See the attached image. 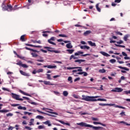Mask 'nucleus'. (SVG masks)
Listing matches in <instances>:
<instances>
[{
	"mask_svg": "<svg viewBox=\"0 0 130 130\" xmlns=\"http://www.w3.org/2000/svg\"><path fill=\"white\" fill-rule=\"evenodd\" d=\"M69 82H71V83H73V78H72V77H68V79Z\"/></svg>",
	"mask_w": 130,
	"mask_h": 130,
	"instance_id": "50",
	"label": "nucleus"
},
{
	"mask_svg": "<svg viewBox=\"0 0 130 130\" xmlns=\"http://www.w3.org/2000/svg\"><path fill=\"white\" fill-rule=\"evenodd\" d=\"M48 42L50 43V44H52L53 45H56V44L55 43L52 42L50 41V40H48Z\"/></svg>",
	"mask_w": 130,
	"mask_h": 130,
	"instance_id": "41",
	"label": "nucleus"
},
{
	"mask_svg": "<svg viewBox=\"0 0 130 130\" xmlns=\"http://www.w3.org/2000/svg\"><path fill=\"white\" fill-rule=\"evenodd\" d=\"M92 120H93V121H99V119H98V118L92 117Z\"/></svg>",
	"mask_w": 130,
	"mask_h": 130,
	"instance_id": "49",
	"label": "nucleus"
},
{
	"mask_svg": "<svg viewBox=\"0 0 130 130\" xmlns=\"http://www.w3.org/2000/svg\"><path fill=\"white\" fill-rule=\"evenodd\" d=\"M43 123H44V124L48 125V126H51V124H50V121L49 120L43 122Z\"/></svg>",
	"mask_w": 130,
	"mask_h": 130,
	"instance_id": "22",
	"label": "nucleus"
},
{
	"mask_svg": "<svg viewBox=\"0 0 130 130\" xmlns=\"http://www.w3.org/2000/svg\"><path fill=\"white\" fill-rule=\"evenodd\" d=\"M12 97L13 98V99H15V100H17V94H14V93H12Z\"/></svg>",
	"mask_w": 130,
	"mask_h": 130,
	"instance_id": "33",
	"label": "nucleus"
},
{
	"mask_svg": "<svg viewBox=\"0 0 130 130\" xmlns=\"http://www.w3.org/2000/svg\"><path fill=\"white\" fill-rule=\"evenodd\" d=\"M124 93V94H126V95H128V94H130V90L125 91Z\"/></svg>",
	"mask_w": 130,
	"mask_h": 130,
	"instance_id": "58",
	"label": "nucleus"
},
{
	"mask_svg": "<svg viewBox=\"0 0 130 130\" xmlns=\"http://www.w3.org/2000/svg\"><path fill=\"white\" fill-rule=\"evenodd\" d=\"M59 37H65V38H67V37H68V36H67L66 35L60 34V35H59Z\"/></svg>",
	"mask_w": 130,
	"mask_h": 130,
	"instance_id": "53",
	"label": "nucleus"
},
{
	"mask_svg": "<svg viewBox=\"0 0 130 130\" xmlns=\"http://www.w3.org/2000/svg\"><path fill=\"white\" fill-rule=\"evenodd\" d=\"M76 69H82V67H67V70H75Z\"/></svg>",
	"mask_w": 130,
	"mask_h": 130,
	"instance_id": "21",
	"label": "nucleus"
},
{
	"mask_svg": "<svg viewBox=\"0 0 130 130\" xmlns=\"http://www.w3.org/2000/svg\"><path fill=\"white\" fill-rule=\"evenodd\" d=\"M119 123H123V124H126V125H130V124H128L126 123V122L123 121H120Z\"/></svg>",
	"mask_w": 130,
	"mask_h": 130,
	"instance_id": "43",
	"label": "nucleus"
},
{
	"mask_svg": "<svg viewBox=\"0 0 130 130\" xmlns=\"http://www.w3.org/2000/svg\"><path fill=\"white\" fill-rule=\"evenodd\" d=\"M17 64L18 66H19V67L23 68L24 69H27V68H29V66H28V65L26 64H23V63L21 61H18V62L17 63Z\"/></svg>",
	"mask_w": 130,
	"mask_h": 130,
	"instance_id": "5",
	"label": "nucleus"
},
{
	"mask_svg": "<svg viewBox=\"0 0 130 130\" xmlns=\"http://www.w3.org/2000/svg\"><path fill=\"white\" fill-rule=\"evenodd\" d=\"M100 106H114V104H99Z\"/></svg>",
	"mask_w": 130,
	"mask_h": 130,
	"instance_id": "7",
	"label": "nucleus"
},
{
	"mask_svg": "<svg viewBox=\"0 0 130 130\" xmlns=\"http://www.w3.org/2000/svg\"><path fill=\"white\" fill-rule=\"evenodd\" d=\"M82 98L81 100H84V101H90L91 102H96V101H107L105 99H95L94 98H98V96H90L88 95H82Z\"/></svg>",
	"mask_w": 130,
	"mask_h": 130,
	"instance_id": "1",
	"label": "nucleus"
},
{
	"mask_svg": "<svg viewBox=\"0 0 130 130\" xmlns=\"http://www.w3.org/2000/svg\"><path fill=\"white\" fill-rule=\"evenodd\" d=\"M77 125H80L82 127H92L93 129L98 130L100 128H103V127L94 126L92 125L88 124L87 123L81 122L80 123H77Z\"/></svg>",
	"mask_w": 130,
	"mask_h": 130,
	"instance_id": "3",
	"label": "nucleus"
},
{
	"mask_svg": "<svg viewBox=\"0 0 130 130\" xmlns=\"http://www.w3.org/2000/svg\"><path fill=\"white\" fill-rule=\"evenodd\" d=\"M17 100H19V101H23V99L20 98V95H17Z\"/></svg>",
	"mask_w": 130,
	"mask_h": 130,
	"instance_id": "48",
	"label": "nucleus"
},
{
	"mask_svg": "<svg viewBox=\"0 0 130 130\" xmlns=\"http://www.w3.org/2000/svg\"><path fill=\"white\" fill-rule=\"evenodd\" d=\"M91 30H86L85 32H84V36H87V35H89V34H91Z\"/></svg>",
	"mask_w": 130,
	"mask_h": 130,
	"instance_id": "26",
	"label": "nucleus"
},
{
	"mask_svg": "<svg viewBox=\"0 0 130 130\" xmlns=\"http://www.w3.org/2000/svg\"><path fill=\"white\" fill-rule=\"evenodd\" d=\"M2 8L3 11H8V12H12V11H15L17 10V5H15L14 7L12 5L8 4H6L5 2H3L2 4Z\"/></svg>",
	"mask_w": 130,
	"mask_h": 130,
	"instance_id": "2",
	"label": "nucleus"
},
{
	"mask_svg": "<svg viewBox=\"0 0 130 130\" xmlns=\"http://www.w3.org/2000/svg\"><path fill=\"white\" fill-rule=\"evenodd\" d=\"M42 33H52V31H48V30H47V31H43L42 32Z\"/></svg>",
	"mask_w": 130,
	"mask_h": 130,
	"instance_id": "59",
	"label": "nucleus"
},
{
	"mask_svg": "<svg viewBox=\"0 0 130 130\" xmlns=\"http://www.w3.org/2000/svg\"><path fill=\"white\" fill-rule=\"evenodd\" d=\"M111 91L112 92H118L120 93V92H122L123 89L121 88L116 87L114 89H112Z\"/></svg>",
	"mask_w": 130,
	"mask_h": 130,
	"instance_id": "6",
	"label": "nucleus"
},
{
	"mask_svg": "<svg viewBox=\"0 0 130 130\" xmlns=\"http://www.w3.org/2000/svg\"><path fill=\"white\" fill-rule=\"evenodd\" d=\"M66 51L69 53V54H72V53L75 51V50L74 49H67Z\"/></svg>",
	"mask_w": 130,
	"mask_h": 130,
	"instance_id": "23",
	"label": "nucleus"
},
{
	"mask_svg": "<svg viewBox=\"0 0 130 130\" xmlns=\"http://www.w3.org/2000/svg\"><path fill=\"white\" fill-rule=\"evenodd\" d=\"M77 69H78L77 70H73V73H77V72H83V69H80V68H77Z\"/></svg>",
	"mask_w": 130,
	"mask_h": 130,
	"instance_id": "32",
	"label": "nucleus"
},
{
	"mask_svg": "<svg viewBox=\"0 0 130 130\" xmlns=\"http://www.w3.org/2000/svg\"><path fill=\"white\" fill-rule=\"evenodd\" d=\"M115 45L117 47H122V48H125V46H124V45H118V44H115Z\"/></svg>",
	"mask_w": 130,
	"mask_h": 130,
	"instance_id": "35",
	"label": "nucleus"
},
{
	"mask_svg": "<svg viewBox=\"0 0 130 130\" xmlns=\"http://www.w3.org/2000/svg\"><path fill=\"white\" fill-rule=\"evenodd\" d=\"M66 47L69 49H71L73 48V45H72V43H69L66 45Z\"/></svg>",
	"mask_w": 130,
	"mask_h": 130,
	"instance_id": "16",
	"label": "nucleus"
},
{
	"mask_svg": "<svg viewBox=\"0 0 130 130\" xmlns=\"http://www.w3.org/2000/svg\"><path fill=\"white\" fill-rule=\"evenodd\" d=\"M47 76V79L48 80H52L51 76H50V74H46Z\"/></svg>",
	"mask_w": 130,
	"mask_h": 130,
	"instance_id": "46",
	"label": "nucleus"
},
{
	"mask_svg": "<svg viewBox=\"0 0 130 130\" xmlns=\"http://www.w3.org/2000/svg\"><path fill=\"white\" fill-rule=\"evenodd\" d=\"M44 48H45V49H47V51H50V52H54V53H60V51L50 50L52 49V48L50 47H44Z\"/></svg>",
	"mask_w": 130,
	"mask_h": 130,
	"instance_id": "4",
	"label": "nucleus"
},
{
	"mask_svg": "<svg viewBox=\"0 0 130 130\" xmlns=\"http://www.w3.org/2000/svg\"><path fill=\"white\" fill-rule=\"evenodd\" d=\"M44 84H45V85H54V84H51L50 83V81H44Z\"/></svg>",
	"mask_w": 130,
	"mask_h": 130,
	"instance_id": "31",
	"label": "nucleus"
},
{
	"mask_svg": "<svg viewBox=\"0 0 130 130\" xmlns=\"http://www.w3.org/2000/svg\"><path fill=\"white\" fill-rule=\"evenodd\" d=\"M20 40L22 42H25V41H26V39H25V35H22V36H21Z\"/></svg>",
	"mask_w": 130,
	"mask_h": 130,
	"instance_id": "28",
	"label": "nucleus"
},
{
	"mask_svg": "<svg viewBox=\"0 0 130 130\" xmlns=\"http://www.w3.org/2000/svg\"><path fill=\"white\" fill-rule=\"evenodd\" d=\"M83 53H84V52L78 51L77 52L75 53V55L77 56L80 55V54H83Z\"/></svg>",
	"mask_w": 130,
	"mask_h": 130,
	"instance_id": "24",
	"label": "nucleus"
},
{
	"mask_svg": "<svg viewBox=\"0 0 130 130\" xmlns=\"http://www.w3.org/2000/svg\"><path fill=\"white\" fill-rule=\"evenodd\" d=\"M17 57H18L19 58H20V59H25V57L23 56H20L19 55H17Z\"/></svg>",
	"mask_w": 130,
	"mask_h": 130,
	"instance_id": "44",
	"label": "nucleus"
},
{
	"mask_svg": "<svg viewBox=\"0 0 130 130\" xmlns=\"http://www.w3.org/2000/svg\"><path fill=\"white\" fill-rule=\"evenodd\" d=\"M31 51H32V52H39V51H38L37 50H34L33 49H31Z\"/></svg>",
	"mask_w": 130,
	"mask_h": 130,
	"instance_id": "63",
	"label": "nucleus"
},
{
	"mask_svg": "<svg viewBox=\"0 0 130 130\" xmlns=\"http://www.w3.org/2000/svg\"><path fill=\"white\" fill-rule=\"evenodd\" d=\"M49 40H50V41H54V40H55V38L54 37H52Z\"/></svg>",
	"mask_w": 130,
	"mask_h": 130,
	"instance_id": "54",
	"label": "nucleus"
},
{
	"mask_svg": "<svg viewBox=\"0 0 130 130\" xmlns=\"http://www.w3.org/2000/svg\"><path fill=\"white\" fill-rule=\"evenodd\" d=\"M36 118H38V119H43V118H44V117L41 115H38L36 116Z\"/></svg>",
	"mask_w": 130,
	"mask_h": 130,
	"instance_id": "39",
	"label": "nucleus"
},
{
	"mask_svg": "<svg viewBox=\"0 0 130 130\" xmlns=\"http://www.w3.org/2000/svg\"><path fill=\"white\" fill-rule=\"evenodd\" d=\"M19 92L20 93H21V94H23V95H25L26 96H31L28 93H26V92H24V91H22L21 90H19Z\"/></svg>",
	"mask_w": 130,
	"mask_h": 130,
	"instance_id": "30",
	"label": "nucleus"
},
{
	"mask_svg": "<svg viewBox=\"0 0 130 130\" xmlns=\"http://www.w3.org/2000/svg\"><path fill=\"white\" fill-rule=\"evenodd\" d=\"M78 59V57H75V55H72L70 57V60H72V59Z\"/></svg>",
	"mask_w": 130,
	"mask_h": 130,
	"instance_id": "29",
	"label": "nucleus"
},
{
	"mask_svg": "<svg viewBox=\"0 0 130 130\" xmlns=\"http://www.w3.org/2000/svg\"><path fill=\"white\" fill-rule=\"evenodd\" d=\"M59 122H60V123H62V124H66V125H68L69 126H71V124L70 123H66L63 121L59 120Z\"/></svg>",
	"mask_w": 130,
	"mask_h": 130,
	"instance_id": "19",
	"label": "nucleus"
},
{
	"mask_svg": "<svg viewBox=\"0 0 130 130\" xmlns=\"http://www.w3.org/2000/svg\"><path fill=\"white\" fill-rule=\"evenodd\" d=\"M88 44L90 45V46H96V43L92 42L91 41H89L87 42Z\"/></svg>",
	"mask_w": 130,
	"mask_h": 130,
	"instance_id": "20",
	"label": "nucleus"
},
{
	"mask_svg": "<svg viewBox=\"0 0 130 130\" xmlns=\"http://www.w3.org/2000/svg\"><path fill=\"white\" fill-rule=\"evenodd\" d=\"M81 49H87L89 50L90 49V47L86 46V45H83V46H80Z\"/></svg>",
	"mask_w": 130,
	"mask_h": 130,
	"instance_id": "13",
	"label": "nucleus"
},
{
	"mask_svg": "<svg viewBox=\"0 0 130 130\" xmlns=\"http://www.w3.org/2000/svg\"><path fill=\"white\" fill-rule=\"evenodd\" d=\"M118 68L119 69H121V70H124V71H129V69L127 68L126 67H122L121 66H118Z\"/></svg>",
	"mask_w": 130,
	"mask_h": 130,
	"instance_id": "25",
	"label": "nucleus"
},
{
	"mask_svg": "<svg viewBox=\"0 0 130 130\" xmlns=\"http://www.w3.org/2000/svg\"><path fill=\"white\" fill-rule=\"evenodd\" d=\"M3 104H0V107L2 106ZM0 109H2V107H0ZM0 112H2V113H7V112H10L9 110H0Z\"/></svg>",
	"mask_w": 130,
	"mask_h": 130,
	"instance_id": "12",
	"label": "nucleus"
},
{
	"mask_svg": "<svg viewBox=\"0 0 130 130\" xmlns=\"http://www.w3.org/2000/svg\"><path fill=\"white\" fill-rule=\"evenodd\" d=\"M75 62H78V63L80 64L82 63V62H84V61H86V60L84 59H78V60H75Z\"/></svg>",
	"mask_w": 130,
	"mask_h": 130,
	"instance_id": "15",
	"label": "nucleus"
},
{
	"mask_svg": "<svg viewBox=\"0 0 130 130\" xmlns=\"http://www.w3.org/2000/svg\"><path fill=\"white\" fill-rule=\"evenodd\" d=\"M18 109H19L20 110H26L27 108H26L25 107H22L20 106L18 107Z\"/></svg>",
	"mask_w": 130,
	"mask_h": 130,
	"instance_id": "27",
	"label": "nucleus"
},
{
	"mask_svg": "<svg viewBox=\"0 0 130 130\" xmlns=\"http://www.w3.org/2000/svg\"><path fill=\"white\" fill-rule=\"evenodd\" d=\"M31 55H32V57H37V56H38V54L36 53H31Z\"/></svg>",
	"mask_w": 130,
	"mask_h": 130,
	"instance_id": "37",
	"label": "nucleus"
},
{
	"mask_svg": "<svg viewBox=\"0 0 130 130\" xmlns=\"http://www.w3.org/2000/svg\"><path fill=\"white\" fill-rule=\"evenodd\" d=\"M122 55H123V56H127V54H126L124 52H122Z\"/></svg>",
	"mask_w": 130,
	"mask_h": 130,
	"instance_id": "62",
	"label": "nucleus"
},
{
	"mask_svg": "<svg viewBox=\"0 0 130 130\" xmlns=\"http://www.w3.org/2000/svg\"><path fill=\"white\" fill-rule=\"evenodd\" d=\"M37 73H43V69H40L38 70H37Z\"/></svg>",
	"mask_w": 130,
	"mask_h": 130,
	"instance_id": "51",
	"label": "nucleus"
},
{
	"mask_svg": "<svg viewBox=\"0 0 130 130\" xmlns=\"http://www.w3.org/2000/svg\"><path fill=\"white\" fill-rule=\"evenodd\" d=\"M100 53H101V54L104 55V56H110V55H109V54H108L105 52L101 51Z\"/></svg>",
	"mask_w": 130,
	"mask_h": 130,
	"instance_id": "17",
	"label": "nucleus"
},
{
	"mask_svg": "<svg viewBox=\"0 0 130 130\" xmlns=\"http://www.w3.org/2000/svg\"><path fill=\"white\" fill-rule=\"evenodd\" d=\"M116 43L117 44H122V43H123V41H121V40H120L118 42H116Z\"/></svg>",
	"mask_w": 130,
	"mask_h": 130,
	"instance_id": "55",
	"label": "nucleus"
},
{
	"mask_svg": "<svg viewBox=\"0 0 130 130\" xmlns=\"http://www.w3.org/2000/svg\"><path fill=\"white\" fill-rule=\"evenodd\" d=\"M99 73L104 74V73H106V70H105V69H101L99 70Z\"/></svg>",
	"mask_w": 130,
	"mask_h": 130,
	"instance_id": "40",
	"label": "nucleus"
},
{
	"mask_svg": "<svg viewBox=\"0 0 130 130\" xmlns=\"http://www.w3.org/2000/svg\"><path fill=\"white\" fill-rule=\"evenodd\" d=\"M19 72L21 75H22V76H25V77H29L30 76L28 73H27L22 70H20Z\"/></svg>",
	"mask_w": 130,
	"mask_h": 130,
	"instance_id": "10",
	"label": "nucleus"
},
{
	"mask_svg": "<svg viewBox=\"0 0 130 130\" xmlns=\"http://www.w3.org/2000/svg\"><path fill=\"white\" fill-rule=\"evenodd\" d=\"M26 46H30L31 47H36L37 48H41V46H36L30 44H25Z\"/></svg>",
	"mask_w": 130,
	"mask_h": 130,
	"instance_id": "11",
	"label": "nucleus"
},
{
	"mask_svg": "<svg viewBox=\"0 0 130 130\" xmlns=\"http://www.w3.org/2000/svg\"><path fill=\"white\" fill-rule=\"evenodd\" d=\"M96 9L97 10V11H98V12H101V9H100V8H99V4H98L96 5Z\"/></svg>",
	"mask_w": 130,
	"mask_h": 130,
	"instance_id": "36",
	"label": "nucleus"
},
{
	"mask_svg": "<svg viewBox=\"0 0 130 130\" xmlns=\"http://www.w3.org/2000/svg\"><path fill=\"white\" fill-rule=\"evenodd\" d=\"M116 107H117L118 108H121V109H125V107L121 106H116Z\"/></svg>",
	"mask_w": 130,
	"mask_h": 130,
	"instance_id": "52",
	"label": "nucleus"
},
{
	"mask_svg": "<svg viewBox=\"0 0 130 130\" xmlns=\"http://www.w3.org/2000/svg\"><path fill=\"white\" fill-rule=\"evenodd\" d=\"M127 38H128V35H126L124 38H123V40H124V41H127Z\"/></svg>",
	"mask_w": 130,
	"mask_h": 130,
	"instance_id": "45",
	"label": "nucleus"
},
{
	"mask_svg": "<svg viewBox=\"0 0 130 130\" xmlns=\"http://www.w3.org/2000/svg\"><path fill=\"white\" fill-rule=\"evenodd\" d=\"M116 34H117V35H120V36H122V33L119 31H116Z\"/></svg>",
	"mask_w": 130,
	"mask_h": 130,
	"instance_id": "56",
	"label": "nucleus"
},
{
	"mask_svg": "<svg viewBox=\"0 0 130 130\" xmlns=\"http://www.w3.org/2000/svg\"><path fill=\"white\" fill-rule=\"evenodd\" d=\"M47 110H49V111H46L47 112H48L49 113H51L52 114H55V115H58V114L57 113L55 112H52V111H53V110L51 109H47Z\"/></svg>",
	"mask_w": 130,
	"mask_h": 130,
	"instance_id": "8",
	"label": "nucleus"
},
{
	"mask_svg": "<svg viewBox=\"0 0 130 130\" xmlns=\"http://www.w3.org/2000/svg\"><path fill=\"white\" fill-rule=\"evenodd\" d=\"M45 128V127L44 126H43V125H39L38 127V128L39 129H42Z\"/></svg>",
	"mask_w": 130,
	"mask_h": 130,
	"instance_id": "47",
	"label": "nucleus"
},
{
	"mask_svg": "<svg viewBox=\"0 0 130 130\" xmlns=\"http://www.w3.org/2000/svg\"><path fill=\"white\" fill-rule=\"evenodd\" d=\"M30 122H29V125H34V124H33V123L34 122V119L31 118L30 120Z\"/></svg>",
	"mask_w": 130,
	"mask_h": 130,
	"instance_id": "34",
	"label": "nucleus"
},
{
	"mask_svg": "<svg viewBox=\"0 0 130 130\" xmlns=\"http://www.w3.org/2000/svg\"><path fill=\"white\" fill-rule=\"evenodd\" d=\"M111 63H114V62H116V60L115 59H111L109 60Z\"/></svg>",
	"mask_w": 130,
	"mask_h": 130,
	"instance_id": "42",
	"label": "nucleus"
},
{
	"mask_svg": "<svg viewBox=\"0 0 130 130\" xmlns=\"http://www.w3.org/2000/svg\"><path fill=\"white\" fill-rule=\"evenodd\" d=\"M73 97L76 99H79V96L76 94H73Z\"/></svg>",
	"mask_w": 130,
	"mask_h": 130,
	"instance_id": "57",
	"label": "nucleus"
},
{
	"mask_svg": "<svg viewBox=\"0 0 130 130\" xmlns=\"http://www.w3.org/2000/svg\"><path fill=\"white\" fill-rule=\"evenodd\" d=\"M44 68H47V69H56L57 67L56 66H51V65H48V66H44Z\"/></svg>",
	"mask_w": 130,
	"mask_h": 130,
	"instance_id": "9",
	"label": "nucleus"
},
{
	"mask_svg": "<svg viewBox=\"0 0 130 130\" xmlns=\"http://www.w3.org/2000/svg\"><path fill=\"white\" fill-rule=\"evenodd\" d=\"M14 128H15V127H12V126H10L9 127V128H8V129H9V130H13V129Z\"/></svg>",
	"mask_w": 130,
	"mask_h": 130,
	"instance_id": "64",
	"label": "nucleus"
},
{
	"mask_svg": "<svg viewBox=\"0 0 130 130\" xmlns=\"http://www.w3.org/2000/svg\"><path fill=\"white\" fill-rule=\"evenodd\" d=\"M80 80H81V78L80 77H78L74 80V82H77V81H80Z\"/></svg>",
	"mask_w": 130,
	"mask_h": 130,
	"instance_id": "61",
	"label": "nucleus"
},
{
	"mask_svg": "<svg viewBox=\"0 0 130 130\" xmlns=\"http://www.w3.org/2000/svg\"><path fill=\"white\" fill-rule=\"evenodd\" d=\"M63 95L65 97H67V96H68V95H69V92H68V91H63Z\"/></svg>",
	"mask_w": 130,
	"mask_h": 130,
	"instance_id": "38",
	"label": "nucleus"
},
{
	"mask_svg": "<svg viewBox=\"0 0 130 130\" xmlns=\"http://www.w3.org/2000/svg\"><path fill=\"white\" fill-rule=\"evenodd\" d=\"M93 124H100L101 125H102L103 126H106V124H103L100 122L93 121Z\"/></svg>",
	"mask_w": 130,
	"mask_h": 130,
	"instance_id": "14",
	"label": "nucleus"
},
{
	"mask_svg": "<svg viewBox=\"0 0 130 130\" xmlns=\"http://www.w3.org/2000/svg\"><path fill=\"white\" fill-rule=\"evenodd\" d=\"M77 74L78 75H83V74L84 77H87V75H88V73H87V72H79V73H77Z\"/></svg>",
	"mask_w": 130,
	"mask_h": 130,
	"instance_id": "18",
	"label": "nucleus"
},
{
	"mask_svg": "<svg viewBox=\"0 0 130 130\" xmlns=\"http://www.w3.org/2000/svg\"><path fill=\"white\" fill-rule=\"evenodd\" d=\"M6 115L7 117L13 116V114H12V113H9L8 114H7Z\"/></svg>",
	"mask_w": 130,
	"mask_h": 130,
	"instance_id": "60",
	"label": "nucleus"
}]
</instances>
